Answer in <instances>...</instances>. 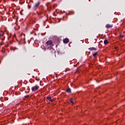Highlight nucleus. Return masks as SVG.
I'll list each match as a JSON object with an SVG mask.
<instances>
[{"label": "nucleus", "instance_id": "1", "mask_svg": "<svg viewBox=\"0 0 125 125\" xmlns=\"http://www.w3.org/2000/svg\"><path fill=\"white\" fill-rule=\"evenodd\" d=\"M46 45L47 46L50 45V46H53V43H52V41H48L46 42Z\"/></svg>", "mask_w": 125, "mask_h": 125}, {"label": "nucleus", "instance_id": "2", "mask_svg": "<svg viewBox=\"0 0 125 125\" xmlns=\"http://www.w3.org/2000/svg\"><path fill=\"white\" fill-rule=\"evenodd\" d=\"M39 86L38 85H35L33 87H32L31 90L32 91H36V90H38L39 89Z\"/></svg>", "mask_w": 125, "mask_h": 125}, {"label": "nucleus", "instance_id": "3", "mask_svg": "<svg viewBox=\"0 0 125 125\" xmlns=\"http://www.w3.org/2000/svg\"><path fill=\"white\" fill-rule=\"evenodd\" d=\"M63 42L64 43H68L69 42V39H65L64 40H63Z\"/></svg>", "mask_w": 125, "mask_h": 125}, {"label": "nucleus", "instance_id": "4", "mask_svg": "<svg viewBox=\"0 0 125 125\" xmlns=\"http://www.w3.org/2000/svg\"><path fill=\"white\" fill-rule=\"evenodd\" d=\"M105 27L107 29H109V28H112V27H113V26L110 24H106Z\"/></svg>", "mask_w": 125, "mask_h": 125}, {"label": "nucleus", "instance_id": "5", "mask_svg": "<svg viewBox=\"0 0 125 125\" xmlns=\"http://www.w3.org/2000/svg\"><path fill=\"white\" fill-rule=\"evenodd\" d=\"M40 2H38L37 3H35L34 7L35 8H37V7H38V6H39V5H40Z\"/></svg>", "mask_w": 125, "mask_h": 125}, {"label": "nucleus", "instance_id": "6", "mask_svg": "<svg viewBox=\"0 0 125 125\" xmlns=\"http://www.w3.org/2000/svg\"><path fill=\"white\" fill-rule=\"evenodd\" d=\"M89 50H91V51H92V50H96V48L95 47H90L88 48Z\"/></svg>", "mask_w": 125, "mask_h": 125}, {"label": "nucleus", "instance_id": "7", "mask_svg": "<svg viewBox=\"0 0 125 125\" xmlns=\"http://www.w3.org/2000/svg\"><path fill=\"white\" fill-rule=\"evenodd\" d=\"M108 43H109V41L108 40H105L104 41V44H108Z\"/></svg>", "mask_w": 125, "mask_h": 125}, {"label": "nucleus", "instance_id": "8", "mask_svg": "<svg viewBox=\"0 0 125 125\" xmlns=\"http://www.w3.org/2000/svg\"><path fill=\"white\" fill-rule=\"evenodd\" d=\"M73 101H74V99H73V98L70 99V101L71 103H72V104H74Z\"/></svg>", "mask_w": 125, "mask_h": 125}, {"label": "nucleus", "instance_id": "9", "mask_svg": "<svg viewBox=\"0 0 125 125\" xmlns=\"http://www.w3.org/2000/svg\"><path fill=\"white\" fill-rule=\"evenodd\" d=\"M98 52H96V53L93 54V56L94 57H96V56L97 55H98Z\"/></svg>", "mask_w": 125, "mask_h": 125}, {"label": "nucleus", "instance_id": "10", "mask_svg": "<svg viewBox=\"0 0 125 125\" xmlns=\"http://www.w3.org/2000/svg\"><path fill=\"white\" fill-rule=\"evenodd\" d=\"M47 99L48 100H50L51 102H52V101H53V100L51 99V98H50V97H47Z\"/></svg>", "mask_w": 125, "mask_h": 125}, {"label": "nucleus", "instance_id": "11", "mask_svg": "<svg viewBox=\"0 0 125 125\" xmlns=\"http://www.w3.org/2000/svg\"><path fill=\"white\" fill-rule=\"evenodd\" d=\"M66 91L69 93V92H71V89L70 88H69L68 89L66 90Z\"/></svg>", "mask_w": 125, "mask_h": 125}, {"label": "nucleus", "instance_id": "12", "mask_svg": "<svg viewBox=\"0 0 125 125\" xmlns=\"http://www.w3.org/2000/svg\"><path fill=\"white\" fill-rule=\"evenodd\" d=\"M3 35V33L1 32L0 34V38H1V37Z\"/></svg>", "mask_w": 125, "mask_h": 125}, {"label": "nucleus", "instance_id": "13", "mask_svg": "<svg viewBox=\"0 0 125 125\" xmlns=\"http://www.w3.org/2000/svg\"><path fill=\"white\" fill-rule=\"evenodd\" d=\"M120 37L124 38V35H120Z\"/></svg>", "mask_w": 125, "mask_h": 125}, {"label": "nucleus", "instance_id": "14", "mask_svg": "<svg viewBox=\"0 0 125 125\" xmlns=\"http://www.w3.org/2000/svg\"><path fill=\"white\" fill-rule=\"evenodd\" d=\"M117 48H118V47H115V49H117Z\"/></svg>", "mask_w": 125, "mask_h": 125}]
</instances>
